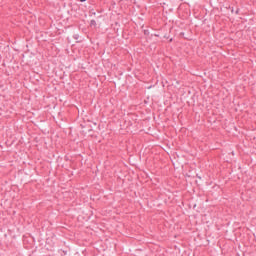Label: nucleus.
Segmentation results:
<instances>
[{"instance_id":"nucleus-1","label":"nucleus","mask_w":256,"mask_h":256,"mask_svg":"<svg viewBox=\"0 0 256 256\" xmlns=\"http://www.w3.org/2000/svg\"><path fill=\"white\" fill-rule=\"evenodd\" d=\"M90 27H97V22L95 20H91Z\"/></svg>"},{"instance_id":"nucleus-2","label":"nucleus","mask_w":256,"mask_h":256,"mask_svg":"<svg viewBox=\"0 0 256 256\" xmlns=\"http://www.w3.org/2000/svg\"><path fill=\"white\" fill-rule=\"evenodd\" d=\"M235 14H236V15H239V8L236 9Z\"/></svg>"},{"instance_id":"nucleus-3","label":"nucleus","mask_w":256,"mask_h":256,"mask_svg":"<svg viewBox=\"0 0 256 256\" xmlns=\"http://www.w3.org/2000/svg\"><path fill=\"white\" fill-rule=\"evenodd\" d=\"M74 39H79V35H74Z\"/></svg>"},{"instance_id":"nucleus-4","label":"nucleus","mask_w":256,"mask_h":256,"mask_svg":"<svg viewBox=\"0 0 256 256\" xmlns=\"http://www.w3.org/2000/svg\"><path fill=\"white\" fill-rule=\"evenodd\" d=\"M81 1V3H85V1H87V0H80Z\"/></svg>"},{"instance_id":"nucleus-5","label":"nucleus","mask_w":256,"mask_h":256,"mask_svg":"<svg viewBox=\"0 0 256 256\" xmlns=\"http://www.w3.org/2000/svg\"><path fill=\"white\" fill-rule=\"evenodd\" d=\"M92 15H97V13H95V12H92Z\"/></svg>"},{"instance_id":"nucleus-6","label":"nucleus","mask_w":256,"mask_h":256,"mask_svg":"<svg viewBox=\"0 0 256 256\" xmlns=\"http://www.w3.org/2000/svg\"><path fill=\"white\" fill-rule=\"evenodd\" d=\"M232 13H235V10H232Z\"/></svg>"}]
</instances>
